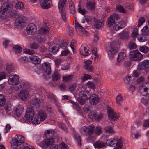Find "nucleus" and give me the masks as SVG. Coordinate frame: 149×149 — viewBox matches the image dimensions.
I'll use <instances>...</instances> for the list:
<instances>
[{
  "instance_id": "f257e3e1",
  "label": "nucleus",
  "mask_w": 149,
  "mask_h": 149,
  "mask_svg": "<svg viewBox=\"0 0 149 149\" xmlns=\"http://www.w3.org/2000/svg\"><path fill=\"white\" fill-rule=\"evenodd\" d=\"M24 121L26 123H29L31 121L34 124H38L40 123L36 116H34V112L33 108L32 107L28 108L26 115L23 119Z\"/></svg>"
},
{
  "instance_id": "f03ea898",
  "label": "nucleus",
  "mask_w": 149,
  "mask_h": 149,
  "mask_svg": "<svg viewBox=\"0 0 149 149\" xmlns=\"http://www.w3.org/2000/svg\"><path fill=\"white\" fill-rule=\"evenodd\" d=\"M13 8V5L10 3L8 2L4 3L0 7V17L4 19L9 14Z\"/></svg>"
},
{
  "instance_id": "7ed1b4c3",
  "label": "nucleus",
  "mask_w": 149,
  "mask_h": 149,
  "mask_svg": "<svg viewBox=\"0 0 149 149\" xmlns=\"http://www.w3.org/2000/svg\"><path fill=\"white\" fill-rule=\"evenodd\" d=\"M24 142V138L23 136L17 135L16 137L12 139L11 146L14 149H16L18 147V148L20 149L22 148L20 146Z\"/></svg>"
},
{
  "instance_id": "20e7f679",
  "label": "nucleus",
  "mask_w": 149,
  "mask_h": 149,
  "mask_svg": "<svg viewBox=\"0 0 149 149\" xmlns=\"http://www.w3.org/2000/svg\"><path fill=\"white\" fill-rule=\"evenodd\" d=\"M70 0H59L58 6L59 11L61 14L63 20L65 22L66 21V11L64 5L66 2L69 1Z\"/></svg>"
},
{
  "instance_id": "39448f33",
  "label": "nucleus",
  "mask_w": 149,
  "mask_h": 149,
  "mask_svg": "<svg viewBox=\"0 0 149 149\" xmlns=\"http://www.w3.org/2000/svg\"><path fill=\"white\" fill-rule=\"evenodd\" d=\"M95 129L94 126L93 125H90L88 127L83 126L81 129L80 132L83 135L88 134L90 137L87 139L89 140L91 138L90 136L94 132Z\"/></svg>"
},
{
  "instance_id": "423d86ee",
  "label": "nucleus",
  "mask_w": 149,
  "mask_h": 149,
  "mask_svg": "<svg viewBox=\"0 0 149 149\" xmlns=\"http://www.w3.org/2000/svg\"><path fill=\"white\" fill-rule=\"evenodd\" d=\"M106 47V51L110 58L114 57V54L118 52L117 49L114 47L111 43L107 44Z\"/></svg>"
},
{
  "instance_id": "0eeeda50",
  "label": "nucleus",
  "mask_w": 149,
  "mask_h": 149,
  "mask_svg": "<svg viewBox=\"0 0 149 149\" xmlns=\"http://www.w3.org/2000/svg\"><path fill=\"white\" fill-rule=\"evenodd\" d=\"M129 56L131 59L136 61H139L143 58L142 55L137 50L130 52Z\"/></svg>"
},
{
  "instance_id": "6e6552de",
  "label": "nucleus",
  "mask_w": 149,
  "mask_h": 149,
  "mask_svg": "<svg viewBox=\"0 0 149 149\" xmlns=\"http://www.w3.org/2000/svg\"><path fill=\"white\" fill-rule=\"evenodd\" d=\"M89 93V91L86 90L81 91L79 93V97L78 98V101L80 104L83 105L85 104V100L88 99L86 94H88Z\"/></svg>"
},
{
  "instance_id": "1a4fd4ad",
  "label": "nucleus",
  "mask_w": 149,
  "mask_h": 149,
  "mask_svg": "<svg viewBox=\"0 0 149 149\" xmlns=\"http://www.w3.org/2000/svg\"><path fill=\"white\" fill-rule=\"evenodd\" d=\"M107 109L108 118L109 119L115 121L118 119L120 116L119 114L118 113H116L111 107L108 106Z\"/></svg>"
},
{
  "instance_id": "9d476101",
  "label": "nucleus",
  "mask_w": 149,
  "mask_h": 149,
  "mask_svg": "<svg viewBox=\"0 0 149 149\" xmlns=\"http://www.w3.org/2000/svg\"><path fill=\"white\" fill-rule=\"evenodd\" d=\"M119 18V15L116 13H114L111 15L108 18L107 20V24L108 26L109 27H111L114 24L115 26L116 25L115 20H117Z\"/></svg>"
},
{
  "instance_id": "9b49d317",
  "label": "nucleus",
  "mask_w": 149,
  "mask_h": 149,
  "mask_svg": "<svg viewBox=\"0 0 149 149\" xmlns=\"http://www.w3.org/2000/svg\"><path fill=\"white\" fill-rule=\"evenodd\" d=\"M8 77V82L10 84L13 85L21 82L19 81V77L16 74H11Z\"/></svg>"
},
{
  "instance_id": "f8f14e48",
  "label": "nucleus",
  "mask_w": 149,
  "mask_h": 149,
  "mask_svg": "<svg viewBox=\"0 0 149 149\" xmlns=\"http://www.w3.org/2000/svg\"><path fill=\"white\" fill-rule=\"evenodd\" d=\"M55 141L53 138L49 139L42 141L40 144V146L43 148H47L54 143Z\"/></svg>"
},
{
  "instance_id": "ddd939ff",
  "label": "nucleus",
  "mask_w": 149,
  "mask_h": 149,
  "mask_svg": "<svg viewBox=\"0 0 149 149\" xmlns=\"http://www.w3.org/2000/svg\"><path fill=\"white\" fill-rule=\"evenodd\" d=\"M19 98L22 100L26 101L29 97V93L27 90L21 91L18 95Z\"/></svg>"
},
{
  "instance_id": "4468645a",
  "label": "nucleus",
  "mask_w": 149,
  "mask_h": 149,
  "mask_svg": "<svg viewBox=\"0 0 149 149\" xmlns=\"http://www.w3.org/2000/svg\"><path fill=\"white\" fill-rule=\"evenodd\" d=\"M149 68V60H145L140 63L137 67L138 70L146 69Z\"/></svg>"
},
{
  "instance_id": "2eb2a0df",
  "label": "nucleus",
  "mask_w": 149,
  "mask_h": 149,
  "mask_svg": "<svg viewBox=\"0 0 149 149\" xmlns=\"http://www.w3.org/2000/svg\"><path fill=\"white\" fill-rule=\"evenodd\" d=\"M99 96L95 94H92L89 98L90 103L93 105L97 104L99 102Z\"/></svg>"
},
{
  "instance_id": "dca6fc26",
  "label": "nucleus",
  "mask_w": 149,
  "mask_h": 149,
  "mask_svg": "<svg viewBox=\"0 0 149 149\" xmlns=\"http://www.w3.org/2000/svg\"><path fill=\"white\" fill-rule=\"evenodd\" d=\"M36 30L37 27L33 23L29 24L26 28L27 32L30 34L34 33L36 31Z\"/></svg>"
},
{
  "instance_id": "f3484780",
  "label": "nucleus",
  "mask_w": 149,
  "mask_h": 149,
  "mask_svg": "<svg viewBox=\"0 0 149 149\" xmlns=\"http://www.w3.org/2000/svg\"><path fill=\"white\" fill-rule=\"evenodd\" d=\"M93 24L94 27L96 29H99L103 26L104 23L98 19L96 17H94L93 19Z\"/></svg>"
},
{
  "instance_id": "a211bd4d",
  "label": "nucleus",
  "mask_w": 149,
  "mask_h": 149,
  "mask_svg": "<svg viewBox=\"0 0 149 149\" xmlns=\"http://www.w3.org/2000/svg\"><path fill=\"white\" fill-rule=\"evenodd\" d=\"M42 68L45 74L49 75L51 73V67L48 63H44L42 65Z\"/></svg>"
},
{
  "instance_id": "6ab92c4d",
  "label": "nucleus",
  "mask_w": 149,
  "mask_h": 149,
  "mask_svg": "<svg viewBox=\"0 0 149 149\" xmlns=\"http://www.w3.org/2000/svg\"><path fill=\"white\" fill-rule=\"evenodd\" d=\"M125 25L126 23L124 21H119L116 24V25L113 27V29L117 31L124 28Z\"/></svg>"
},
{
  "instance_id": "aec40b11",
  "label": "nucleus",
  "mask_w": 149,
  "mask_h": 149,
  "mask_svg": "<svg viewBox=\"0 0 149 149\" xmlns=\"http://www.w3.org/2000/svg\"><path fill=\"white\" fill-rule=\"evenodd\" d=\"M41 7L44 9H47L49 8L50 6L49 2L51 0H39Z\"/></svg>"
},
{
  "instance_id": "412c9836",
  "label": "nucleus",
  "mask_w": 149,
  "mask_h": 149,
  "mask_svg": "<svg viewBox=\"0 0 149 149\" xmlns=\"http://www.w3.org/2000/svg\"><path fill=\"white\" fill-rule=\"evenodd\" d=\"M139 90L140 93L143 96H145L148 93V88L145 84L141 85L139 87Z\"/></svg>"
},
{
  "instance_id": "4be33fe9",
  "label": "nucleus",
  "mask_w": 149,
  "mask_h": 149,
  "mask_svg": "<svg viewBox=\"0 0 149 149\" xmlns=\"http://www.w3.org/2000/svg\"><path fill=\"white\" fill-rule=\"evenodd\" d=\"M24 19V17L23 16H20L18 18L15 22L16 25L21 27H23L25 24Z\"/></svg>"
},
{
  "instance_id": "5701e85b",
  "label": "nucleus",
  "mask_w": 149,
  "mask_h": 149,
  "mask_svg": "<svg viewBox=\"0 0 149 149\" xmlns=\"http://www.w3.org/2000/svg\"><path fill=\"white\" fill-rule=\"evenodd\" d=\"M29 58L30 60L33 64H40L41 62V59L38 56L35 55H31L30 56Z\"/></svg>"
},
{
  "instance_id": "b1692460",
  "label": "nucleus",
  "mask_w": 149,
  "mask_h": 149,
  "mask_svg": "<svg viewBox=\"0 0 149 149\" xmlns=\"http://www.w3.org/2000/svg\"><path fill=\"white\" fill-rule=\"evenodd\" d=\"M35 39L39 43H41L45 42L46 38L45 36L43 35H41L39 34L38 35L35 37Z\"/></svg>"
},
{
  "instance_id": "393cba45",
  "label": "nucleus",
  "mask_w": 149,
  "mask_h": 149,
  "mask_svg": "<svg viewBox=\"0 0 149 149\" xmlns=\"http://www.w3.org/2000/svg\"><path fill=\"white\" fill-rule=\"evenodd\" d=\"M119 38L121 39L128 40L129 37V32L127 31H123L119 33Z\"/></svg>"
},
{
  "instance_id": "a878e982",
  "label": "nucleus",
  "mask_w": 149,
  "mask_h": 149,
  "mask_svg": "<svg viewBox=\"0 0 149 149\" xmlns=\"http://www.w3.org/2000/svg\"><path fill=\"white\" fill-rule=\"evenodd\" d=\"M126 56V54L124 52H121L118 55L117 59L118 62L120 63L122 62L124 60Z\"/></svg>"
},
{
  "instance_id": "bb28decb",
  "label": "nucleus",
  "mask_w": 149,
  "mask_h": 149,
  "mask_svg": "<svg viewBox=\"0 0 149 149\" xmlns=\"http://www.w3.org/2000/svg\"><path fill=\"white\" fill-rule=\"evenodd\" d=\"M57 44L52 45L49 48V51L50 53L55 54L58 51V48Z\"/></svg>"
},
{
  "instance_id": "cd10ccee",
  "label": "nucleus",
  "mask_w": 149,
  "mask_h": 149,
  "mask_svg": "<svg viewBox=\"0 0 149 149\" xmlns=\"http://www.w3.org/2000/svg\"><path fill=\"white\" fill-rule=\"evenodd\" d=\"M38 115L39 118L41 121H43L47 118L46 114L42 111H38Z\"/></svg>"
},
{
  "instance_id": "c85d7f7f",
  "label": "nucleus",
  "mask_w": 149,
  "mask_h": 149,
  "mask_svg": "<svg viewBox=\"0 0 149 149\" xmlns=\"http://www.w3.org/2000/svg\"><path fill=\"white\" fill-rule=\"evenodd\" d=\"M80 53L83 55L86 56L89 54V52L88 49L86 47H81L79 50Z\"/></svg>"
},
{
  "instance_id": "c756f323",
  "label": "nucleus",
  "mask_w": 149,
  "mask_h": 149,
  "mask_svg": "<svg viewBox=\"0 0 149 149\" xmlns=\"http://www.w3.org/2000/svg\"><path fill=\"white\" fill-rule=\"evenodd\" d=\"M86 7L89 10L93 11L95 9V3L93 2H88L87 3Z\"/></svg>"
},
{
  "instance_id": "7c9ffc66",
  "label": "nucleus",
  "mask_w": 149,
  "mask_h": 149,
  "mask_svg": "<svg viewBox=\"0 0 149 149\" xmlns=\"http://www.w3.org/2000/svg\"><path fill=\"white\" fill-rule=\"evenodd\" d=\"M134 81L133 76L132 75H128L124 79V82L127 84H128L129 83H132Z\"/></svg>"
},
{
  "instance_id": "2f4dec72",
  "label": "nucleus",
  "mask_w": 149,
  "mask_h": 149,
  "mask_svg": "<svg viewBox=\"0 0 149 149\" xmlns=\"http://www.w3.org/2000/svg\"><path fill=\"white\" fill-rule=\"evenodd\" d=\"M12 85V86H11V88L12 90L15 91L18 90L21 88L22 86V84L21 82Z\"/></svg>"
},
{
  "instance_id": "473e14b6",
  "label": "nucleus",
  "mask_w": 149,
  "mask_h": 149,
  "mask_svg": "<svg viewBox=\"0 0 149 149\" xmlns=\"http://www.w3.org/2000/svg\"><path fill=\"white\" fill-rule=\"evenodd\" d=\"M49 28L46 26H42L39 30V33L40 34L42 35L47 33L49 31Z\"/></svg>"
},
{
  "instance_id": "72a5a7b5",
  "label": "nucleus",
  "mask_w": 149,
  "mask_h": 149,
  "mask_svg": "<svg viewBox=\"0 0 149 149\" xmlns=\"http://www.w3.org/2000/svg\"><path fill=\"white\" fill-rule=\"evenodd\" d=\"M61 77V75L57 71H55L52 74V79L54 81H56L58 80Z\"/></svg>"
},
{
  "instance_id": "f704fd0d",
  "label": "nucleus",
  "mask_w": 149,
  "mask_h": 149,
  "mask_svg": "<svg viewBox=\"0 0 149 149\" xmlns=\"http://www.w3.org/2000/svg\"><path fill=\"white\" fill-rule=\"evenodd\" d=\"M94 146L95 148H101L105 147L106 145L103 142L98 141L95 142L94 144Z\"/></svg>"
},
{
  "instance_id": "c9c22d12",
  "label": "nucleus",
  "mask_w": 149,
  "mask_h": 149,
  "mask_svg": "<svg viewBox=\"0 0 149 149\" xmlns=\"http://www.w3.org/2000/svg\"><path fill=\"white\" fill-rule=\"evenodd\" d=\"M54 132L53 130H48L45 133V136L47 138H51L53 136Z\"/></svg>"
},
{
  "instance_id": "e433bc0d",
  "label": "nucleus",
  "mask_w": 149,
  "mask_h": 149,
  "mask_svg": "<svg viewBox=\"0 0 149 149\" xmlns=\"http://www.w3.org/2000/svg\"><path fill=\"white\" fill-rule=\"evenodd\" d=\"M42 102V99L40 100L38 98H36L32 100L31 103L32 104L38 107L40 105V103Z\"/></svg>"
},
{
  "instance_id": "4c0bfd02",
  "label": "nucleus",
  "mask_w": 149,
  "mask_h": 149,
  "mask_svg": "<svg viewBox=\"0 0 149 149\" xmlns=\"http://www.w3.org/2000/svg\"><path fill=\"white\" fill-rule=\"evenodd\" d=\"M13 49L15 52L17 54L20 53L22 50L21 47L18 45H14Z\"/></svg>"
},
{
  "instance_id": "58836bf2",
  "label": "nucleus",
  "mask_w": 149,
  "mask_h": 149,
  "mask_svg": "<svg viewBox=\"0 0 149 149\" xmlns=\"http://www.w3.org/2000/svg\"><path fill=\"white\" fill-rule=\"evenodd\" d=\"M118 141L116 139H110L107 141V142L109 146H115V145L116 146V143Z\"/></svg>"
},
{
  "instance_id": "ea45409f",
  "label": "nucleus",
  "mask_w": 149,
  "mask_h": 149,
  "mask_svg": "<svg viewBox=\"0 0 149 149\" xmlns=\"http://www.w3.org/2000/svg\"><path fill=\"white\" fill-rule=\"evenodd\" d=\"M14 66L11 64H8L6 65V70L8 73H10L11 71L14 69Z\"/></svg>"
},
{
  "instance_id": "a19ab883",
  "label": "nucleus",
  "mask_w": 149,
  "mask_h": 149,
  "mask_svg": "<svg viewBox=\"0 0 149 149\" xmlns=\"http://www.w3.org/2000/svg\"><path fill=\"white\" fill-rule=\"evenodd\" d=\"M123 98L120 94H119L117 96L116 101L118 106H120L121 105V102L123 101Z\"/></svg>"
},
{
  "instance_id": "79ce46f5",
  "label": "nucleus",
  "mask_w": 149,
  "mask_h": 149,
  "mask_svg": "<svg viewBox=\"0 0 149 149\" xmlns=\"http://www.w3.org/2000/svg\"><path fill=\"white\" fill-rule=\"evenodd\" d=\"M139 51L145 54L147 53L149 51V48L147 46H142L139 48Z\"/></svg>"
},
{
  "instance_id": "37998d69",
  "label": "nucleus",
  "mask_w": 149,
  "mask_h": 149,
  "mask_svg": "<svg viewBox=\"0 0 149 149\" xmlns=\"http://www.w3.org/2000/svg\"><path fill=\"white\" fill-rule=\"evenodd\" d=\"M75 27L77 31L79 30L83 32L85 31L84 28L81 26L80 24L78 23H75Z\"/></svg>"
},
{
  "instance_id": "c03bdc74",
  "label": "nucleus",
  "mask_w": 149,
  "mask_h": 149,
  "mask_svg": "<svg viewBox=\"0 0 149 149\" xmlns=\"http://www.w3.org/2000/svg\"><path fill=\"white\" fill-rule=\"evenodd\" d=\"M9 14L11 17L14 18L17 16H19V13L18 11L13 10L10 11Z\"/></svg>"
},
{
  "instance_id": "a18cd8bd",
  "label": "nucleus",
  "mask_w": 149,
  "mask_h": 149,
  "mask_svg": "<svg viewBox=\"0 0 149 149\" xmlns=\"http://www.w3.org/2000/svg\"><path fill=\"white\" fill-rule=\"evenodd\" d=\"M73 78V75H69L68 76H63V80L65 82H67L71 80Z\"/></svg>"
},
{
  "instance_id": "49530a36",
  "label": "nucleus",
  "mask_w": 149,
  "mask_h": 149,
  "mask_svg": "<svg viewBox=\"0 0 149 149\" xmlns=\"http://www.w3.org/2000/svg\"><path fill=\"white\" fill-rule=\"evenodd\" d=\"M77 10L79 13L83 15H85L86 12V10L85 8H82L80 6V5H79L78 6Z\"/></svg>"
},
{
  "instance_id": "de8ad7c7",
  "label": "nucleus",
  "mask_w": 149,
  "mask_h": 149,
  "mask_svg": "<svg viewBox=\"0 0 149 149\" xmlns=\"http://www.w3.org/2000/svg\"><path fill=\"white\" fill-rule=\"evenodd\" d=\"M142 32L143 34L145 35H149V27L146 26L143 28L142 29Z\"/></svg>"
},
{
  "instance_id": "09e8293b",
  "label": "nucleus",
  "mask_w": 149,
  "mask_h": 149,
  "mask_svg": "<svg viewBox=\"0 0 149 149\" xmlns=\"http://www.w3.org/2000/svg\"><path fill=\"white\" fill-rule=\"evenodd\" d=\"M123 145L122 141L120 139L118 140L116 143V146L114 148V149H120Z\"/></svg>"
},
{
  "instance_id": "8fccbe9b",
  "label": "nucleus",
  "mask_w": 149,
  "mask_h": 149,
  "mask_svg": "<svg viewBox=\"0 0 149 149\" xmlns=\"http://www.w3.org/2000/svg\"><path fill=\"white\" fill-rule=\"evenodd\" d=\"M138 40L141 42L146 41L147 40L146 37L143 35L139 36L137 37Z\"/></svg>"
},
{
  "instance_id": "3c124183",
  "label": "nucleus",
  "mask_w": 149,
  "mask_h": 149,
  "mask_svg": "<svg viewBox=\"0 0 149 149\" xmlns=\"http://www.w3.org/2000/svg\"><path fill=\"white\" fill-rule=\"evenodd\" d=\"M95 133L97 135H100L102 133V128L99 126H97L95 128V130L94 131Z\"/></svg>"
},
{
  "instance_id": "603ef678",
  "label": "nucleus",
  "mask_w": 149,
  "mask_h": 149,
  "mask_svg": "<svg viewBox=\"0 0 149 149\" xmlns=\"http://www.w3.org/2000/svg\"><path fill=\"white\" fill-rule=\"evenodd\" d=\"M97 114V113L96 112H91L89 114V117L91 119L95 120Z\"/></svg>"
},
{
  "instance_id": "864d4df0",
  "label": "nucleus",
  "mask_w": 149,
  "mask_h": 149,
  "mask_svg": "<svg viewBox=\"0 0 149 149\" xmlns=\"http://www.w3.org/2000/svg\"><path fill=\"white\" fill-rule=\"evenodd\" d=\"M74 138L77 141V143L78 145L79 146H81V140L80 138V136L77 134H75L74 135Z\"/></svg>"
},
{
  "instance_id": "5fc2aeb1",
  "label": "nucleus",
  "mask_w": 149,
  "mask_h": 149,
  "mask_svg": "<svg viewBox=\"0 0 149 149\" xmlns=\"http://www.w3.org/2000/svg\"><path fill=\"white\" fill-rule=\"evenodd\" d=\"M5 102V99L4 96L2 95H0V106L3 105Z\"/></svg>"
},
{
  "instance_id": "6e6d98bb",
  "label": "nucleus",
  "mask_w": 149,
  "mask_h": 149,
  "mask_svg": "<svg viewBox=\"0 0 149 149\" xmlns=\"http://www.w3.org/2000/svg\"><path fill=\"white\" fill-rule=\"evenodd\" d=\"M128 47L130 49H133L136 48V45L134 43L132 42H130L129 43Z\"/></svg>"
},
{
  "instance_id": "4d7b16f0",
  "label": "nucleus",
  "mask_w": 149,
  "mask_h": 149,
  "mask_svg": "<svg viewBox=\"0 0 149 149\" xmlns=\"http://www.w3.org/2000/svg\"><path fill=\"white\" fill-rule=\"evenodd\" d=\"M105 131L110 134L113 133L114 132L112 128L110 126H107L105 129Z\"/></svg>"
},
{
  "instance_id": "13d9d810",
  "label": "nucleus",
  "mask_w": 149,
  "mask_h": 149,
  "mask_svg": "<svg viewBox=\"0 0 149 149\" xmlns=\"http://www.w3.org/2000/svg\"><path fill=\"white\" fill-rule=\"evenodd\" d=\"M97 49L95 47H93L91 51L92 54H94L95 56V58H97L98 57V55L97 52Z\"/></svg>"
},
{
  "instance_id": "bf43d9fd",
  "label": "nucleus",
  "mask_w": 149,
  "mask_h": 149,
  "mask_svg": "<svg viewBox=\"0 0 149 149\" xmlns=\"http://www.w3.org/2000/svg\"><path fill=\"white\" fill-rule=\"evenodd\" d=\"M145 19L143 17H141L139 18L138 22V27H139L145 22Z\"/></svg>"
},
{
  "instance_id": "052dcab7",
  "label": "nucleus",
  "mask_w": 149,
  "mask_h": 149,
  "mask_svg": "<svg viewBox=\"0 0 149 149\" xmlns=\"http://www.w3.org/2000/svg\"><path fill=\"white\" fill-rule=\"evenodd\" d=\"M70 11L72 14H74L75 12V9L74 4H71L70 6Z\"/></svg>"
},
{
  "instance_id": "680f3d73",
  "label": "nucleus",
  "mask_w": 149,
  "mask_h": 149,
  "mask_svg": "<svg viewBox=\"0 0 149 149\" xmlns=\"http://www.w3.org/2000/svg\"><path fill=\"white\" fill-rule=\"evenodd\" d=\"M11 104L10 102L7 103L5 105V110L8 111H10L11 110Z\"/></svg>"
},
{
  "instance_id": "e2e57ef3",
  "label": "nucleus",
  "mask_w": 149,
  "mask_h": 149,
  "mask_svg": "<svg viewBox=\"0 0 149 149\" xmlns=\"http://www.w3.org/2000/svg\"><path fill=\"white\" fill-rule=\"evenodd\" d=\"M23 6L24 5L22 2H18L16 4L15 8L16 9H20L23 8Z\"/></svg>"
},
{
  "instance_id": "0e129e2a",
  "label": "nucleus",
  "mask_w": 149,
  "mask_h": 149,
  "mask_svg": "<svg viewBox=\"0 0 149 149\" xmlns=\"http://www.w3.org/2000/svg\"><path fill=\"white\" fill-rule=\"evenodd\" d=\"M24 51L25 53L29 54H35V52L34 50L29 49H24Z\"/></svg>"
},
{
  "instance_id": "69168bd1",
  "label": "nucleus",
  "mask_w": 149,
  "mask_h": 149,
  "mask_svg": "<svg viewBox=\"0 0 149 149\" xmlns=\"http://www.w3.org/2000/svg\"><path fill=\"white\" fill-rule=\"evenodd\" d=\"M76 88V84L75 83H73L71 84L68 87V89L71 91H74Z\"/></svg>"
},
{
  "instance_id": "338daca9",
  "label": "nucleus",
  "mask_w": 149,
  "mask_h": 149,
  "mask_svg": "<svg viewBox=\"0 0 149 149\" xmlns=\"http://www.w3.org/2000/svg\"><path fill=\"white\" fill-rule=\"evenodd\" d=\"M117 9L120 12L123 13H125L126 12L124 8L120 5H118L116 7Z\"/></svg>"
},
{
  "instance_id": "774afa93",
  "label": "nucleus",
  "mask_w": 149,
  "mask_h": 149,
  "mask_svg": "<svg viewBox=\"0 0 149 149\" xmlns=\"http://www.w3.org/2000/svg\"><path fill=\"white\" fill-rule=\"evenodd\" d=\"M143 126L144 127H149V120L148 119L144 120L143 124Z\"/></svg>"
}]
</instances>
